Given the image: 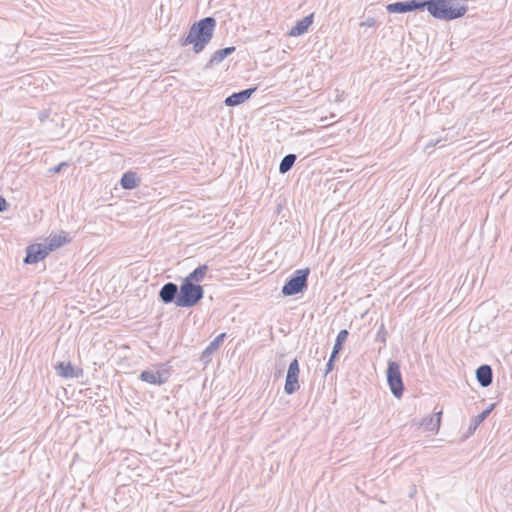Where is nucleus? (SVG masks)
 I'll use <instances>...</instances> for the list:
<instances>
[{
    "instance_id": "nucleus-1",
    "label": "nucleus",
    "mask_w": 512,
    "mask_h": 512,
    "mask_svg": "<svg viewBox=\"0 0 512 512\" xmlns=\"http://www.w3.org/2000/svg\"><path fill=\"white\" fill-rule=\"evenodd\" d=\"M216 28L215 18L208 16L192 24L188 34L181 39V46H193L195 53L202 52L209 44Z\"/></svg>"
},
{
    "instance_id": "nucleus-2",
    "label": "nucleus",
    "mask_w": 512,
    "mask_h": 512,
    "mask_svg": "<svg viewBox=\"0 0 512 512\" xmlns=\"http://www.w3.org/2000/svg\"><path fill=\"white\" fill-rule=\"evenodd\" d=\"M425 8L434 18L445 21L464 16L468 9L457 0H425Z\"/></svg>"
},
{
    "instance_id": "nucleus-3",
    "label": "nucleus",
    "mask_w": 512,
    "mask_h": 512,
    "mask_svg": "<svg viewBox=\"0 0 512 512\" xmlns=\"http://www.w3.org/2000/svg\"><path fill=\"white\" fill-rule=\"evenodd\" d=\"M204 296V289L200 284H190L188 281H182L179 286V297L177 298V307L191 308L197 305Z\"/></svg>"
},
{
    "instance_id": "nucleus-4",
    "label": "nucleus",
    "mask_w": 512,
    "mask_h": 512,
    "mask_svg": "<svg viewBox=\"0 0 512 512\" xmlns=\"http://www.w3.org/2000/svg\"><path fill=\"white\" fill-rule=\"evenodd\" d=\"M310 274L309 268L298 269L286 281L282 287V294L284 296H293L302 293L307 289L308 276Z\"/></svg>"
},
{
    "instance_id": "nucleus-5",
    "label": "nucleus",
    "mask_w": 512,
    "mask_h": 512,
    "mask_svg": "<svg viewBox=\"0 0 512 512\" xmlns=\"http://www.w3.org/2000/svg\"><path fill=\"white\" fill-rule=\"evenodd\" d=\"M387 382L389 384L392 394L396 398H400L403 395L404 384L400 372V366L395 361H390L387 367Z\"/></svg>"
},
{
    "instance_id": "nucleus-6",
    "label": "nucleus",
    "mask_w": 512,
    "mask_h": 512,
    "mask_svg": "<svg viewBox=\"0 0 512 512\" xmlns=\"http://www.w3.org/2000/svg\"><path fill=\"white\" fill-rule=\"evenodd\" d=\"M425 8V0H408L390 3L386 6L389 13H407Z\"/></svg>"
},
{
    "instance_id": "nucleus-7",
    "label": "nucleus",
    "mask_w": 512,
    "mask_h": 512,
    "mask_svg": "<svg viewBox=\"0 0 512 512\" xmlns=\"http://www.w3.org/2000/svg\"><path fill=\"white\" fill-rule=\"evenodd\" d=\"M300 369H299V363L298 360L295 358L288 367L287 375H286V381L284 386L285 393L291 395L295 393L299 388V377Z\"/></svg>"
},
{
    "instance_id": "nucleus-8",
    "label": "nucleus",
    "mask_w": 512,
    "mask_h": 512,
    "mask_svg": "<svg viewBox=\"0 0 512 512\" xmlns=\"http://www.w3.org/2000/svg\"><path fill=\"white\" fill-rule=\"evenodd\" d=\"M51 252L48 250L47 244H33L27 247L26 257L24 262L26 264H34L43 260Z\"/></svg>"
},
{
    "instance_id": "nucleus-9",
    "label": "nucleus",
    "mask_w": 512,
    "mask_h": 512,
    "mask_svg": "<svg viewBox=\"0 0 512 512\" xmlns=\"http://www.w3.org/2000/svg\"><path fill=\"white\" fill-rule=\"evenodd\" d=\"M169 372L167 370L153 371L144 370L140 373L139 379L153 385H162L167 382Z\"/></svg>"
},
{
    "instance_id": "nucleus-10",
    "label": "nucleus",
    "mask_w": 512,
    "mask_h": 512,
    "mask_svg": "<svg viewBox=\"0 0 512 512\" xmlns=\"http://www.w3.org/2000/svg\"><path fill=\"white\" fill-rule=\"evenodd\" d=\"M178 297L179 287L173 282L164 284L159 291V298L164 304L175 303L177 306Z\"/></svg>"
},
{
    "instance_id": "nucleus-11",
    "label": "nucleus",
    "mask_w": 512,
    "mask_h": 512,
    "mask_svg": "<svg viewBox=\"0 0 512 512\" xmlns=\"http://www.w3.org/2000/svg\"><path fill=\"white\" fill-rule=\"evenodd\" d=\"M256 89V87H253L233 93L230 96L226 97L224 103L228 107L238 106L247 101L251 97V95L256 91Z\"/></svg>"
},
{
    "instance_id": "nucleus-12",
    "label": "nucleus",
    "mask_w": 512,
    "mask_h": 512,
    "mask_svg": "<svg viewBox=\"0 0 512 512\" xmlns=\"http://www.w3.org/2000/svg\"><path fill=\"white\" fill-rule=\"evenodd\" d=\"M476 379L482 387H488L493 381V372L491 366L484 364L476 369Z\"/></svg>"
},
{
    "instance_id": "nucleus-13",
    "label": "nucleus",
    "mask_w": 512,
    "mask_h": 512,
    "mask_svg": "<svg viewBox=\"0 0 512 512\" xmlns=\"http://www.w3.org/2000/svg\"><path fill=\"white\" fill-rule=\"evenodd\" d=\"M312 23L313 14L305 16L304 18L296 22V24L290 29L288 35L293 37L300 36L308 30Z\"/></svg>"
},
{
    "instance_id": "nucleus-14",
    "label": "nucleus",
    "mask_w": 512,
    "mask_h": 512,
    "mask_svg": "<svg viewBox=\"0 0 512 512\" xmlns=\"http://www.w3.org/2000/svg\"><path fill=\"white\" fill-rule=\"evenodd\" d=\"M226 333L219 334L210 344L204 349L201 354V360L208 362L214 352H216L220 345L223 343Z\"/></svg>"
},
{
    "instance_id": "nucleus-15",
    "label": "nucleus",
    "mask_w": 512,
    "mask_h": 512,
    "mask_svg": "<svg viewBox=\"0 0 512 512\" xmlns=\"http://www.w3.org/2000/svg\"><path fill=\"white\" fill-rule=\"evenodd\" d=\"M70 242V236L67 232L61 231L59 234L51 235L48 238V250L53 251Z\"/></svg>"
},
{
    "instance_id": "nucleus-16",
    "label": "nucleus",
    "mask_w": 512,
    "mask_h": 512,
    "mask_svg": "<svg viewBox=\"0 0 512 512\" xmlns=\"http://www.w3.org/2000/svg\"><path fill=\"white\" fill-rule=\"evenodd\" d=\"M140 178L137 177V174L132 171H127L123 174L120 180V184L123 189L131 190L140 185Z\"/></svg>"
},
{
    "instance_id": "nucleus-17",
    "label": "nucleus",
    "mask_w": 512,
    "mask_h": 512,
    "mask_svg": "<svg viewBox=\"0 0 512 512\" xmlns=\"http://www.w3.org/2000/svg\"><path fill=\"white\" fill-rule=\"evenodd\" d=\"M209 267L206 264L198 266L191 273H189L183 280L190 282V284H199L203 281Z\"/></svg>"
},
{
    "instance_id": "nucleus-18",
    "label": "nucleus",
    "mask_w": 512,
    "mask_h": 512,
    "mask_svg": "<svg viewBox=\"0 0 512 512\" xmlns=\"http://www.w3.org/2000/svg\"><path fill=\"white\" fill-rule=\"evenodd\" d=\"M236 50V48L234 46H231V47H226V48H223V49H220V50H217L216 52L213 53V55L211 56L209 62L207 63V67H212V66H215V65H218L219 63H221L226 57H228L229 55H231L234 51Z\"/></svg>"
},
{
    "instance_id": "nucleus-19",
    "label": "nucleus",
    "mask_w": 512,
    "mask_h": 512,
    "mask_svg": "<svg viewBox=\"0 0 512 512\" xmlns=\"http://www.w3.org/2000/svg\"><path fill=\"white\" fill-rule=\"evenodd\" d=\"M441 414L442 412L439 411L435 413L434 416L424 418L421 422V426L427 431H438L441 424Z\"/></svg>"
},
{
    "instance_id": "nucleus-20",
    "label": "nucleus",
    "mask_w": 512,
    "mask_h": 512,
    "mask_svg": "<svg viewBox=\"0 0 512 512\" xmlns=\"http://www.w3.org/2000/svg\"><path fill=\"white\" fill-rule=\"evenodd\" d=\"M57 374L64 378L77 377L74 373V368L70 362H59L55 367Z\"/></svg>"
},
{
    "instance_id": "nucleus-21",
    "label": "nucleus",
    "mask_w": 512,
    "mask_h": 512,
    "mask_svg": "<svg viewBox=\"0 0 512 512\" xmlns=\"http://www.w3.org/2000/svg\"><path fill=\"white\" fill-rule=\"evenodd\" d=\"M297 157L295 154H288L283 157L279 164V172L281 174L287 173L294 165Z\"/></svg>"
},
{
    "instance_id": "nucleus-22",
    "label": "nucleus",
    "mask_w": 512,
    "mask_h": 512,
    "mask_svg": "<svg viewBox=\"0 0 512 512\" xmlns=\"http://www.w3.org/2000/svg\"><path fill=\"white\" fill-rule=\"evenodd\" d=\"M492 408H493V405L490 408L482 411L479 415H477L476 417L473 418L472 425L470 426L471 431L476 430V428L488 417V415L492 411Z\"/></svg>"
},
{
    "instance_id": "nucleus-23",
    "label": "nucleus",
    "mask_w": 512,
    "mask_h": 512,
    "mask_svg": "<svg viewBox=\"0 0 512 512\" xmlns=\"http://www.w3.org/2000/svg\"><path fill=\"white\" fill-rule=\"evenodd\" d=\"M348 336H349V332L346 329L340 330L336 337L333 348L341 350L342 346H343L344 342L347 340Z\"/></svg>"
},
{
    "instance_id": "nucleus-24",
    "label": "nucleus",
    "mask_w": 512,
    "mask_h": 512,
    "mask_svg": "<svg viewBox=\"0 0 512 512\" xmlns=\"http://www.w3.org/2000/svg\"><path fill=\"white\" fill-rule=\"evenodd\" d=\"M360 26L361 27H375V26H377V22H376L375 18L368 17L360 23Z\"/></svg>"
},
{
    "instance_id": "nucleus-25",
    "label": "nucleus",
    "mask_w": 512,
    "mask_h": 512,
    "mask_svg": "<svg viewBox=\"0 0 512 512\" xmlns=\"http://www.w3.org/2000/svg\"><path fill=\"white\" fill-rule=\"evenodd\" d=\"M67 166H68L67 162H61L58 165H56L55 167L49 169V172L59 173L63 170L64 167H67Z\"/></svg>"
},
{
    "instance_id": "nucleus-26",
    "label": "nucleus",
    "mask_w": 512,
    "mask_h": 512,
    "mask_svg": "<svg viewBox=\"0 0 512 512\" xmlns=\"http://www.w3.org/2000/svg\"><path fill=\"white\" fill-rule=\"evenodd\" d=\"M8 207H9L8 202L2 195H0V212L6 211L8 209Z\"/></svg>"
},
{
    "instance_id": "nucleus-27",
    "label": "nucleus",
    "mask_w": 512,
    "mask_h": 512,
    "mask_svg": "<svg viewBox=\"0 0 512 512\" xmlns=\"http://www.w3.org/2000/svg\"><path fill=\"white\" fill-rule=\"evenodd\" d=\"M385 334H386V331H385L384 324H381L379 331H378V336L382 338L383 342H385Z\"/></svg>"
},
{
    "instance_id": "nucleus-28",
    "label": "nucleus",
    "mask_w": 512,
    "mask_h": 512,
    "mask_svg": "<svg viewBox=\"0 0 512 512\" xmlns=\"http://www.w3.org/2000/svg\"><path fill=\"white\" fill-rule=\"evenodd\" d=\"M340 350L333 348L328 361L334 362Z\"/></svg>"
},
{
    "instance_id": "nucleus-29",
    "label": "nucleus",
    "mask_w": 512,
    "mask_h": 512,
    "mask_svg": "<svg viewBox=\"0 0 512 512\" xmlns=\"http://www.w3.org/2000/svg\"><path fill=\"white\" fill-rule=\"evenodd\" d=\"M333 367H334V362L328 361L326 364V374H328L330 371H332Z\"/></svg>"
},
{
    "instance_id": "nucleus-30",
    "label": "nucleus",
    "mask_w": 512,
    "mask_h": 512,
    "mask_svg": "<svg viewBox=\"0 0 512 512\" xmlns=\"http://www.w3.org/2000/svg\"><path fill=\"white\" fill-rule=\"evenodd\" d=\"M414 492H416L415 488L413 489V491H411L410 497H413Z\"/></svg>"
},
{
    "instance_id": "nucleus-31",
    "label": "nucleus",
    "mask_w": 512,
    "mask_h": 512,
    "mask_svg": "<svg viewBox=\"0 0 512 512\" xmlns=\"http://www.w3.org/2000/svg\"><path fill=\"white\" fill-rule=\"evenodd\" d=\"M414 492H416L415 488L413 489V491H411L410 497H413Z\"/></svg>"
},
{
    "instance_id": "nucleus-32",
    "label": "nucleus",
    "mask_w": 512,
    "mask_h": 512,
    "mask_svg": "<svg viewBox=\"0 0 512 512\" xmlns=\"http://www.w3.org/2000/svg\"><path fill=\"white\" fill-rule=\"evenodd\" d=\"M414 492H416L415 488L413 489V491H411L410 497H413Z\"/></svg>"
}]
</instances>
